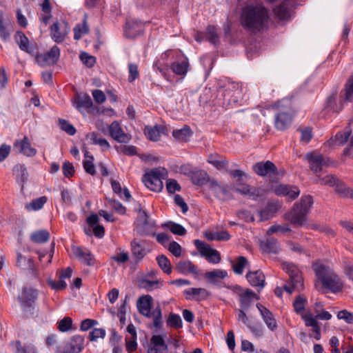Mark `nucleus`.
Instances as JSON below:
<instances>
[{
  "label": "nucleus",
  "mask_w": 353,
  "mask_h": 353,
  "mask_svg": "<svg viewBox=\"0 0 353 353\" xmlns=\"http://www.w3.org/2000/svg\"><path fill=\"white\" fill-rule=\"evenodd\" d=\"M269 21L270 11L263 3H251L242 8L240 23L246 31L252 34L262 32Z\"/></svg>",
  "instance_id": "obj_1"
},
{
  "label": "nucleus",
  "mask_w": 353,
  "mask_h": 353,
  "mask_svg": "<svg viewBox=\"0 0 353 353\" xmlns=\"http://www.w3.org/2000/svg\"><path fill=\"white\" fill-rule=\"evenodd\" d=\"M275 111L274 126L281 131L288 129L293 121L296 110L290 99L283 98L271 105Z\"/></svg>",
  "instance_id": "obj_2"
},
{
  "label": "nucleus",
  "mask_w": 353,
  "mask_h": 353,
  "mask_svg": "<svg viewBox=\"0 0 353 353\" xmlns=\"http://www.w3.org/2000/svg\"><path fill=\"white\" fill-rule=\"evenodd\" d=\"M315 275L323 287L333 293L342 291L343 282L341 279L331 269L324 264L316 262L312 264Z\"/></svg>",
  "instance_id": "obj_3"
},
{
  "label": "nucleus",
  "mask_w": 353,
  "mask_h": 353,
  "mask_svg": "<svg viewBox=\"0 0 353 353\" xmlns=\"http://www.w3.org/2000/svg\"><path fill=\"white\" fill-rule=\"evenodd\" d=\"M313 204V199L310 195H303L299 203H296L292 209L283 215L285 220L296 226H301L306 220V216Z\"/></svg>",
  "instance_id": "obj_4"
},
{
  "label": "nucleus",
  "mask_w": 353,
  "mask_h": 353,
  "mask_svg": "<svg viewBox=\"0 0 353 353\" xmlns=\"http://www.w3.org/2000/svg\"><path fill=\"white\" fill-rule=\"evenodd\" d=\"M227 172L235 181L232 190L244 196L255 197L258 196L256 188L244 182V179L247 177L245 172L241 170H228Z\"/></svg>",
  "instance_id": "obj_5"
},
{
  "label": "nucleus",
  "mask_w": 353,
  "mask_h": 353,
  "mask_svg": "<svg viewBox=\"0 0 353 353\" xmlns=\"http://www.w3.org/2000/svg\"><path fill=\"white\" fill-rule=\"evenodd\" d=\"M152 298L150 295H144L137 301V308L142 315L153 319L154 326L159 328L162 325V313L160 307H157L151 311Z\"/></svg>",
  "instance_id": "obj_6"
},
{
  "label": "nucleus",
  "mask_w": 353,
  "mask_h": 353,
  "mask_svg": "<svg viewBox=\"0 0 353 353\" xmlns=\"http://www.w3.org/2000/svg\"><path fill=\"white\" fill-rule=\"evenodd\" d=\"M168 172L165 168H157L146 172L142 178L145 185L150 190L160 192L163 188V179L165 178Z\"/></svg>",
  "instance_id": "obj_7"
},
{
  "label": "nucleus",
  "mask_w": 353,
  "mask_h": 353,
  "mask_svg": "<svg viewBox=\"0 0 353 353\" xmlns=\"http://www.w3.org/2000/svg\"><path fill=\"white\" fill-rule=\"evenodd\" d=\"M283 269L289 275V281L284 285V290L292 294L294 290H301L303 288V279L299 268L292 263H283Z\"/></svg>",
  "instance_id": "obj_8"
},
{
  "label": "nucleus",
  "mask_w": 353,
  "mask_h": 353,
  "mask_svg": "<svg viewBox=\"0 0 353 353\" xmlns=\"http://www.w3.org/2000/svg\"><path fill=\"white\" fill-rule=\"evenodd\" d=\"M223 97V104L227 106H234L243 99L241 85L235 82L228 83L222 90Z\"/></svg>",
  "instance_id": "obj_9"
},
{
  "label": "nucleus",
  "mask_w": 353,
  "mask_h": 353,
  "mask_svg": "<svg viewBox=\"0 0 353 353\" xmlns=\"http://www.w3.org/2000/svg\"><path fill=\"white\" fill-rule=\"evenodd\" d=\"M38 290L33 288L23 287L22 288L21 294L17 297V300L24 313L30 312L33 314L32 311L34 308V305L38 298Z\"/></svg>",
  "instance_id": "obj_10"
},
{
  "label": "nucleus",
  "mask_w": 353,
  "mask_h": 353,
  "mask_svg": "<svg viewBox=\"0 0 353 353\" xmlns=\"http://www.w3.org/2000/svg\"><path fill=\"white\" fill-rule=\"evenodd\" d=\"M69 23L65 21H57L50 26V37L58 43L63 42L70 32Z\"/></svg>",
  "instance_id": "obj_11"
},
{
  "label": "nucleus",
  "mask_w": 353,
  "mask_h": 353,
  "mask_svg": "<svg viewBox=\"0 0 353 353\" xmlns=\"http://www.w3.org/2000/svg\"><path fill=\"white\" fill-rule=\"evenodd\" d=\"M194 243L201 255L204 256L209 263L216 264L221 261V254L216 250L199 239L194 240Z\"/></svg>",
  "instance_id": "obj_12"
},
{
  "label": "nucleus",
  "mask_w": 353,
  "mask_h": 353,
  "mask_svg": "<svg viewBox=\"0 0 353 353\" xmlns=\"http://www.w3.org/2000/svg\"><path fill=\"white\" fill-rule=\"evenodd\" d=\"M209 186L214 194L221 199L228 200L233 198L232 193V187L228 184L222 183L215 179H211L209 180Z\"/></svg>",
  "instance_id": "obj_13"
},
{
  "label": "nucleus",
  "mask_w": 353,
  "mask_h": 353,
  "mask_svg": "<svg viewBox=\"0 0 353 353\" xmlns=\"http://www.w3.org/2000/svg\"><path fill=\"white\" fill-rule=\"evenodd\" d=\"M252 170L257 175L261 176L272 178L279 175L276 166L270 161L256 163L253 165Z\"/></svg>",
  "instance_id": "obj_14"
},
{
  "label": "nucleus",
  "mask_w": 353,
  "mask_h": 353,
  "mask_svg": "<svg viewBox=\"0 0 353 353\" xmlns=\"http://www.w3.org/2000/svg\"><path fill=\"white\" fill-rule=\"evenodd\" d=\"M83 345L84 338L80 335H74L64 344L62 350L57 348L56 353H80Z\"/></svg>",
  "instance_id": "obj_15"
},
{
  "label": "nucleus",
  "mask_w": 353,
  "mask_h": 353,
  "mask_svg": "<svg viewBox=\"0 0 353 353\" xmlns=\"http://www.w3.org/2000/svg\"><path fill=\"white\" fill-rule=\"evenodd\" d=\"M60 57V49L57 46H52L50 50L43 54L36 56L37 62L41 66H48L55 64Z\"/></svg>",
  "instance_id": "obj_16"
},
{
  "label": "nucleus",
  "mask_w": 353,
  "mask_h": 353,
  "mask_svg": "<svg viewBox=\"0 0 353 353\" xmlns=\"http://www.w3.org/2000/svg\"><path fill=\"white\" fill-rule=\"evenodd\" d=\"M110 136L119 143H128L132 137L128 133H125L120 123L114 121L108 127Z\"/></svg>",
  "instance_id": "obj_17"
},
{
  "label": "nucleus",
  "mask_w": 353,
  "mask_h": 353,
  "mask_svg": "<svg viewBox=\"0 0 353 353\" xmlns=\"http://www.w3.org/2000/svg\"><path fill=\"white\" fill-rule=\"evenodd\" d=\"M168 347L164 337L160 334L152 336L148 344V353H167Z\"/></svg>",
  "instance_id": "obj_18"
},
{
  "label": "nucleus",
  "mask_w": 353,
  "mask_h": 353,
  "mask_svg": "<svg viewBox=\"0 0 353 353\" xmlns=\"http://www.w3.org/2000/svg\"><path fill=\"white\" fill-rule=\"evenodd\" d=\"M274 192L279 196H287L290 201L296 199L300 194V190L297 186L280 184L274 188Z\"/></svg>",
  "instance_id": "obj_19"
},
{
  "label": "nucleus",
  "mask_w": 353,
  "mask_h": 353,
  "mask_svg": "<svg viewBox=\"0 0 353 353\" xmlns=\"http://www.w3.org/2000/svg\"><path fill=\"white\" fill-rule=\"evenodd\" d=\"M236 293L239 296L241 307L247 310L250 307L252 301L259 299V296L250 289L243 290L240 286H236Z\"/></svg>",
  "instance_id": "obj_20"
},
{
  "label": "nucleus",
  "mask_w": 353,
  "mask_h": 353,
  "mask_svg": "<svg viewBox=\"0 0 353 353\" xmlns=\"http://www.w3.org/2000/svg\"><path fill=\"white\" fill-rule=\"evenodd\" d=\"M72 251L74 256L82 263L91 266L94 265V256L90 251L80 246H72Z\"/></svg>",
  "instance_id": "obj_21"
},
{
  "label": "nucleus",
  "mask_w": 353,
  "mask_h": 353,
  "mask_svg": "<svg viewBox=\"0 0 353 353\" xmlns=\"http://www.w3.org/2000/svg\"><path fill=\"white\" fill-rule=\"evenodd\" d=\"M305 159L308 161L310 169L314 172H320L322 167L327 164L322 154L315 152L307 153Z\"/></svg>",
  "instance_id": "obj_22"
},
{
  "label": "nucleus",
  "mask_w": 353,
  "mask_h": 353,
  "mask_svg": "<svg viewBox=\"0 0 353 353\" xmlns=\"http://www.w3.org/2000/svg\"><path fill=\"white\" fill-rule=\"evenodd\" d=\"M139 219L141 222L137 225V231L142 235H149L154 227V222L150 220L145 211L139 212Z\"/></svg>",
  "instance_id": "obj_23"
},
{
  "label": "nucleus",
  "mask_w": 353,
  "mask_h": 353,
  "mask_svg": "<svg viewBox=\"0 0 353 353\" xmlns=\"http://www.w3.org/2000/svg\"><path fill=\"white\" fill-rule=\"evenodd\" d=\"M256 307L268 327L272 331L274 330L277 327V323L272 312L261 303H257Z\"/></svg>",
  "instance_id": "obj_24"
},
{
  "label": "nucleus",
  "mask_w": 353,
  "mask_h": 353,
  "mask_svg": "<svg viewBox=\"0 0 353 353\" xmlns=\"http://www.w3.org/2000/svg\"><path fill=\"white\" fill-rule=\"evenodd\" d=\"M281 205L278 202H270L263 209L259 211L260 221H267L273 217L279 210Z\"/></svg>",
  "instance_id": "obj_25"
},
{
  "label": "nucleus",
  "mask_w": 353,
  "mask_h": 353,
  "mask_svg": "<svg viewBox=\"0 0 353 353\" xmlns=\"http://www.w3.org/2000/svg\"><path fill=\"white\" fill-rule=\"evenodd\" d=\"M188 299H195L196 301H201L207 299L210 296V292L204 288H191L184 291Z\"/></svg>",
  "instance_id": "obj_26"
},
{
  "label": "nucleus",
  "mask_w": 353,
  "mask_h": 353,
  "mask_svg": "<svg viewBox=\"0 0 353 353\" xmlns=\"http://www.w3.org/2000/svg\"><path fill=\"white\" fill-rule=\"evenodd\" d=\"M290 2L289 0L282 1L274 8L275 16L280 20H287L290 17Z\"/></svg>",
  "instance_id": "obj_27"
},
{
  "label": "nucleus",
  "mask_w": 353,
  "mask_h": 353,
  "mask_svg": "<svg viewBox=\"0 0 353 353\" xmlns=\"http://www.w3.org/2000/svg\"><path fill=\"white\" fill-rule=\"evenodd\" d=\"M246 278L250 284L253 287L263 288L265 286V275L261 270L249 272Z\"/></svg>",
  "instance_id": "obj_28"
},
{
  "label": "nucleus",
  "mask_w": 353,
  "mask_h": 353,
  "mask_svg": "<svg viewBox=\"0 0 353 353\" xmlns=\"http://www.w3.org/2000/svg\"><path fill=\"white\" fill-rule=\"evenodd\" d=\"M14 148H19V152L28 157H32L37 154V150L31 147L30 142L27 137L22 140H18L14 143Z\"/></svg>",
  "instance_id": "obj_29"
},
{
  "label": "nucleus",
  "mask_w": 353,
  "mask_h": 353,
  "mask_svg": "<svg viewBox=\"0 0 353 353\" xmlns=\"http://www.w3.org/2000/svg\"><path fill=\"white\" fill-rule=\"evenodd\" d=\"M172 71L176 75L184 77L190 69V64L187 57H183L181 61L173 62L170 65Z\"/></svg>",
  "instance_id": "obj_30"
},
{
  "label": "nucleus",
  "mask_w": 353,
  "mask_h": 353,
  "mask_svg": "<svg viewBox=\"0 0 353 353\" xmlns=\"http://www.w3.org/2000/svg\"><path fill=\"white\" fill-rule=\"evenodd\" d=\"M99 221V218L96 214H91L87 218V223L90 226L92 227L94 236L98 238H102L105 234V229L103 225L98 224Z\"/></svg>",
  "instance_id": "obj_31"
},
{
  "label": "nucleus",
  "mask_w": 353,
  "mask_h": 353,
  "mask_svg": "<svg viewBox=\"0 0 353 353\" xmlns=\"http://www.w3.org/2000/svg\"><path fill=\"white\" fill-rule=\"evenodd\" d=\"M130 246L132 255L136 263L141 261L148 252V251L135 239L132 241Z\"/></svg>",
  "instance_id": "obj_32"
},
{
  "label": "nucleus",
  "mask_w": 353,
  "mask_h": 353,
  "mask_svg": "<svg viewBox=\"0 0 353 353\" xmlns=\"http://www.w3.org/2000/svg\"><path fill=\"white\" fill-rule=\"evenodd\" d=\"M346 101L344 98V95L339 99V101L337 99V94L332 93L327 97L326 101V108H330L334 112H340L343 108V103Z\"/></svg>",
  "instance_id": "obj_33"
},
{
  "label": "nucleus",
  "mask_w": 353,
  "mask_h": 353,
  "mask_svg": "<svg viewBox=\"0 0 353 353\" xmlns=\"http://www.w3.org/2000/svg\"><path fill=\"white\" fill-rule=\"evenodd\" d=\"M14 39L19 48L29 54H33L34 48L30 46L28 37L21 31H17L14 35Z\"/></svg>",
  "instance_id": "obj_34"
},
{
  "label": "nucleus",
  "mask_w": 353,
  "mask_h": 353,
  "mask_svg": "<svg viewBox=\"0 0 353 353\" xmlns=\"http://www.w3.org/2000/svg\"><path fill=\"white\" fill-rule=\"evenodd\" d=\"M73 105L77 110H81L82 108H91L93 103L88 94H77L73 100Z\"/></svg>",
  "instance_id": "obj_35"
},
{
  "label": "nucleus",
  "mask_w": 353,
  "mask_h": 353,
  "mask_svg": "<svg viewBox=\"0 0 353 353\" xmlns=\"http://www.w3.org/2000/svg\"><path fill=\"white\" fill-rule=\"evenodd\" d=\"M164 128L161 125L145 126L144 133L146 137L152 141H158L161 134L163 132Z\"/></svg>",
  "instance_id": "obj_36"
},
{
  "label": "nucleus",
  "mask_w": 353,
  "mask_h": 353,
  "mask_svg": "<svg viewBox=\"0 0 353 353\" xmlns=\"http://www.w3.org/2000/svg\"><path fill=\"white\" fill-rule=\"evenodd\" d=\"M139 287L146 291H152L159 289L163 286V283L158 279H150L148 277H143L139 281Z\"/></svg>",
  "instance_id": "obj_37"
},
{
  "label": "nucleus",
  "mask_w": 353,
  "mask_h": 353,
  "mask_svg": "<svg viewBox=\"0 0 353 353\" xmlns=\"http://www.w3.org/2000/svg\"><path fill=\"white\" fill-rule=\"evenodd\" d=\"M207 162L217 170H221L226 168L228 161L225 157L219 156L218 154H210L208 157Z\"/></svg>",
  "instance_id": "obj_38"
},
{
  "label": "nucleus",
  "mask_w": 353,
  "mask_h": 353,
  "mask_svg": "<svg viewBox=\"0 0 353 353\" xmlns=\"http://www.w3.org/2000/svg\"><path fill=\"white\" fill-rule=\"evenodd\" d=\"M228 276V273L223 270H214L210 272H207L204 274V277L208 279L210 282L216 284L220 282Z\"/></svg>",
  "instance_id": "obj_39"
},
{
  "label": "nucleus",
  "mask_w": 353,
  "mask_h": 353,
  "mask_svg": "<svg viewBox=\"0 0 353 353\" xmlns=\"http://www.w3.org/2000/svg\"><path fill=\"white\" fill-rule=\"evenodd\" d=\"M176 270L181 274H197V268L190 261H181L176 265Z\"/></svg>",
  "instance_id": "obj_40"
},
{
  "label": "nucleus",
  "mask_w": 353,
  "mask_h": 353,
  "mask_svg": "<svg viewBox=\"0 0 353 353\" xmlns=\"http://www.w3.org/2000/svg\"><path fill=\"white\" fill-rule=\"evenodd\" d=\"M192 135V131L189 126L184 125L181 129L174 130L172 131L173 137L178 141L186 142Z\"/></svg>",
  "instance_id": "obj_41"
},
{
  "label": "nucleus",
  "mask_w": 353,
  "mask_h": 353,
  "mask_svg": "<svg viewBox=\"0 0 353 353\" xmlns=\"http://www.w3.org/2000/svg\"><path fill=\"white\" fill-rule=\"evenodd\" d=\"M87 14L84 15V19L82 23H78L73 29L74 39L79 40L84 34L89 32V27L87 23Z\"/></svg>",
  "instance_id": "obj_42"
},
{
  "label": "nucleus",
  "mask_w": 353,
  "mask_h": 353,
  "mask_svg": "<svg viewBox=\"0 0 353 353\" xmlns=\"http://www.w3.org/2000/svg\"><path fill=\"white\" fill-rule=\"evenodd\" d=\"M261 248L263 252L267 253L276 254L279 250L278 241L273 238L268 239L265 241L261 242Z\"/></svg>",
  "instance_id": "obj_43"
},
{
  "label": "nucleus",
  "mask_w": 353,
  "mask_h": 353,
  "mask_svg": "<svg viewBox=\"0 0 353 353\" xmlns=\"http://www.w3.org/2000/svg\"><path fill=\"white\" fill-rule=\"evenodd\" d=\"M163 228H168L174 234L183 236L186 233V230L181 225L173 221H168L161 225Z\"/></svg>",
  "instance_id": "obj_44"
},
{
  "label": "nucleus",
  "mask_w": 353,
  "mask_h": 353,
  "mask_svg": "<svg viewBox=\"0 0 353 353\" xmlns=\"http://www.w3.org/2000/svg\"><path fill=\"white\" fill-rule=\"evenodd\" d=\"M50 234L46 230H37L32 233L30 239L35 243H43L49 240Z\"/></svg>",
  "instance_id": "obj_45"
},
{
  "label": "nucleus",
  "mask_w": 353,
  "mask_h": 353,
  "mask_svg": "<svg viewBox=\"0 0 353 353\" xmlns=\"http://www.w3.org/2000/svg\"><path fill=\"white\" fill-rule=\"evenodd\" d=\"M14 172L17 174V181L21 184V188H23L24 183L28 180V171L26 168L23 165H17L14 168Z\"/></svg>",
  "instance_id": "obj_46"
},
{
  "label": "nucleus",
  "mask_w": 353,
  "mask_h": 353,
  "mask_svg": "<svg viewBox=\"0 0 353 353\" xmlns=\"http://www.w3.org/2000/svg\"><path fill=\"white\" fill-rule=\"evenodd\" d=\"M85 159L83 161V168L85 171L91 174L94 175L96 173L94 165L93 163L94 157L92 155H90L88 151L84 153Z\"/></svg>",
  "instance_id": "obj_47"
},
{
  "label": "nucleus",
  "mask_w": 353,
  "mask_h": 353,
  "mask_svg": "<svg viewBox=\"0 0 353 353\" xmlns=\"http://www.w3.org/2000/svg\"><path fill=\"white\" fill-rule=\"evenodd\" d=\"M12 345L15 348V353H39L34 345L22 346L19 341H13Z\"/></svg>",
  "instance_id": "obj_48"
},
{
  "label": "nucleus",
  "mask_w": 353,
  "mask_h": 353,
  "mask_svg": "<svg viewBox=\"0 0 353 353\" xmlns=\"http://www.w3.org/2000/svg\"><path fill=\"white\" fill-rule=\"evenodd\" d=\"M205 237L208 240H217V241H228L230 239V234L226 231H221V232H209L205 233Z\"/></svg>",
  "instance_id": "obj_49"
},
{
  "label": "nucleus",
  "mask_w": 353,
  "mask_h": 353,
  "mask_svg": "<svg viewBox=\"0 0 353 353\" xmlns=\"http://www.w3.org/2000/svg\"><path fill=\"white\" fill-rule=\"evenodd\" d=\"M157 261L159 268L167 274L172 272V265L168 257L163 254L157 257Z\"/></svg>",
  "instance_id": "obj_50"
},
{
  "label": "nucleus",
  "mask_w": 353,
  "mask_h": 353,
  "mask_svg": "<svg viewBox=\"0 0 353 353\" xmlns=\"http://www.w3.org/2000/svg\"><path fill=\"white\" fill-rule=\"evenodd\" d=\"M47 201L48 199L46 196L39 197L36 199H33L30 203L27 204L26 208L28 210H39L43 207Z\"/></svg>",
  "instance_id": "obj_51"
},
{
  "label": "nucleus",
  "mask_w": 353,
  "mask_h": 353,
  "mask_svg": "<svg viewBox=\"0 0 353 353\" xmlns=\"http://www.w3.org/2000/svg\"><path fill=\"white\" fill-rule=\"evenodd\" d=\"M343 92L345 99L353 102V74L347 79Z\"/></svg>",
  "instance_id": "obj_52"
},
{
  "label": "nucleus",
  "mask_w": 353,
  "mask_h": 353,
  "mask_svg": "<svg viewBox=\"0 0 353 353\" xmlns=\"http://www.w3.org/2000/svg\"><path fill=\"white\" fill-rule=\"evenodd\" d=\"M352 133V130L350 126L346 127L343 131L339 132L335 135V141L339 145H344L347 139H349L350 134Z\"/></svg>",
  "instance_id": "obj_53"
},
{
  "label": "nucleus",
  "mask_w": 353,
  "mask_h": 353,
  "mask_svg": "<svg viewBox=\"0 0 353 353\" xmlns=\"http://www.w3.org/2000/svg\"><path fill=\"white\" fill-rule=\"evenodd\" d=\"M208 174L205 172L198 170L193 172L191 174V180L192 183L197 185H203L206 181Z\"/></svg>",
  "instance_id": "obj_54"
},
{
  "label": "nucleus",
  "mask_w": 353,
  "mask_h": 353,
  "mask_svg": "<svg viewBox=\"0 0 353 353\" xmlns=\"http://www.w3.org/2000/svg\"><path fill=\"white\" fill-rule=\"evenodd\" d=\"M10 23H4L3 12H0V37L3 41H6L10 38Z\"/></svg>",
  "instance_id": "obj_55"
},
{
  "label": "nucleus",
  "mask_w": 353,
  "mask_h": 353,
  "mask_svg": "<svg viewBox=\"0 0 353 353\" xmlns=\"http://www.w3.org/2000/svg\"><path fill=\"white\" fill-rule=\"evenodd\" d=\"M335 190L340 196L353 199V189L346 187L344 184H336Z\"/></svg>",
  "instance_id": "obj_56"
},
{
  "label": "nucleus",
  "mask_w": 353,
  "mask_h": 353,
  "mask_svg": "<svg viewBox=\"0 0 353 353\" xmlns=\"http://www.w3.org/2000/svg\"><path fill=\"white\" fill-rule=\"evenodd\" d=\"M167 325L175 329L182 327L183 323L181 316L179 314L170 313L167 319Z\"/></svg>",
  "instance_id": "obj_57"
},
{
  "label": "nucleus",
  "mask_w": 353,
  "mask_h": 353,
  "mask_svg": "<svg viewBox=\"0 0 353 353\" xmlns=\"http://www.w3.org/2000/svg\"><path fill=\"white\" fill-rule=\"evenodd\" d=\"M57 328L61 332H66L72 329V319L65 316L57 322Z\"/></svg>",
  "instance_id": "obj_58"
},
{
  "label": "nucleus",
  "mask_w": 353,
  "mask_h": 353,
  "mask_svg": "<svg viewBox=\"0 0 353 353\" xmlns=\"http://www.w3.org/2000/svg\"><path fill=\"white\" fill-rule=\"evenodd\" d=\"M248 261L245 256H239L236 262L233 265V270L236 274H242L244 268L247 266Z\"/></svg>",
  "instance_id": "obj_59"
},
{
  "label": "nucleus",
  "mask_w": 353,
  "mask_h": 353,
  "mask_svg": "<svg viewBox=\"0 0 353 353\" xmlns=\"http://www.w3.org/2000/svg\"><path fill=\"white\" fill-rule=\"evenodd\" d=\"M307 303L306 298L303 295H299L293 303L294 310L296 313L300 314L305 310Z\"/></svg>",
  "instance_id": "obj_60"
},
{
  "label": "nucleus",
  "mask_w": 353,
  "mask_h": 353,
  "mask_svg": "<svg viewBox=\"0 0 353 353\" xmlns=\"http://www.w3.org/2000/svg\"><path fill=\"white\" fill-rule=\"evenodd\" d=\"M90 139L94 144L99 145L105 150H108L110 148L108 141L104 138L99 137L96 132H92L90 134Z\"/></svg>",
  "instance_id": "obj_61"
},
{
  "label": "nucleus",
  "mask_w": 353,
  "mask_h": 353,
  "mask_svg": "<svg viewBox=\"0 0 353 353\" xmlns=\"http://www.w3.org/2000/svg\"><path fill=\"white\" fill-rule=\"evenodd\" d=\"M105 334L103 328H94L89 333L88 339L90 341H97L99 339H104Z\"/></svg>",
  "instance_id": "obj_62"
},
{
  "label": "nucleus",
  "mask_w": 353,
  "mask_h": 353,
  "mask_svg": "<svg viewBox=\"0 0 353 353\" xmlns=\"http://www.w3.org/2000/svg\"><path fill=\"white\" fill-rule=\"evenodd\" d=\"M59 125L63 131L69 135H74L76 133L75 128L65 119H60Z\"/></svg>",
  "instance_id": "obj_63"
},
{
  "label": "nucleus",
  "mask_w": 353,
  "mask_h": 353,
  "mask_svg": "<svg viewBox=\"0 0 353 353\" xmlns=\"http://www.w3.org/2000/svg\"><path fill=\"white\" fill-rule=\"evenodd\" d=\"M247 327L256 337L263 336V327L260 323L251 322Z\"/></svg>",
  "instance_id": "obj_64"
}]
</instances>
